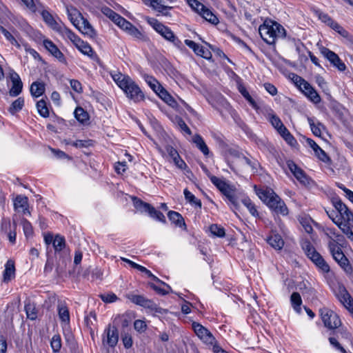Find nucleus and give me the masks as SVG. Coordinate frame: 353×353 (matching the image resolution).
<instances>
[{"mask_svg":"<svg viewBox=\"0 0 353 353\" xmlns=\"http://www.w3.org/2000/svg\"><path fill=\"white\" fill-rule=\"evenodd\" d=\"M279 133L290 145L293 146L296 143V141L285 127L283 128L282 130L279 132Z\"/></svg>","mask_w":353,"mask_h":353,"instance_id":"obj_45","label":"nucleus"},{"mask_svg":"<svg viewBox=\"0 0 353 353\" xmlns=\"http://www.w3.org/2000/svg\"><path fill=\"white\" fill-rule=\"evenodd\" d=\"M242 153H241L237 148H229L225 151V158L228 161L232 163L236 164V161L239 160Z\"/></svg>","mask_w":353,"mask_h":353,"instance_id":"obj_33","label":"nucleus"},{"mask_svg":"<svg viewBox=\"0 0 353 353\" xmlns=\"http://www.w3.org/2000/svg\"><path fill=\"white\" fill-rule=\"evenodd\" d=\"M321 53L340 71H344L345 70L346 67L345 63L340 59L336 53L325 48H323L321 50Z\"/></svg>","mask_w":353,"mask_h":353,"instance_id":"obj_17","label":"nucleus"},{"mask_svg":"<svg viewBox=\"0 0 353 353\" xmlns=\"http://www.w3.org/2000/svg\"><path fill=\"white\" fill-rule=\"evenodd\" d=\"M157 94L166 103H169L170 105L172 104V103L174 102V99L171 97V95L165 90L164 88H163Z\"/></svg>","mask_w":353,"mask_h":353,"instance_id":"obj_54","label":"nucleus"},{"mask_svg":"<svg viewBox=\"0 0 353 353\" xmlns=\"http://www.w3.org/2000/svg\"><path fill=\"white\" fill-rule=\"evenodd\" d=\"M242 203L248 208V210L252 216H257L259 215L255 205L252 202V201L249 198L243 199L242 200Z\"/></svg>","mask_w":353,"mask_h":353,"instance_id":"obj_47","label":"nucleus"},{"mask_svg":"<svg viewBox=\"0 0 353 353\" xmlns=\"http://www.w3.org/2000/svg\"><path fill=\"white\" fill-rule=\"evenodd\" d=\"M320 314L325 326L329 329H335L340 326L341 320L334 311L324 307L320 310Z\"/></svg>","mask_w":353,"mask_h":353,"instance_id":"obj_11","label":"nucleus"},{"mask_svg":"<svg viewBox=\"0 0 353 353\" xmlns=\"http://www.w3.org/2000/svg\"><path fill=\"white\" fill-rule=\"evenodd\" d=\"M239 90L241 94L246 99V100L250 103V104L255 109H257V105L254 100L250 95L249 92L247 91L245 87L240 85L239 88Z\"/></svg>","mask_w":353,"mask_h":353,"instance_id":"obj_48","label":"nucleus"},{"mask_svg":"<svg viewBox=\"0 0 353 353\" xmlns=\"http://www.w3.org/2000/svg\"><path fill=\"white\" fill-rule=\"evenodd\" d=\"M268 120L278 132L281 131L283 128H285L281 119L273 113L269 114Z\"/></svg>","mask_w":353,"mask_h":353,"instance_id":"obj_40","label":"nucleus"},{"mask_svg":"<svg viewBox=\"0 0 353 353\" xmlns=\"http://www.w3.org/2000/svg\"><path fill=\"white\" fill-rule=\"evenodd\" d=\"M123 344L126 349H129L132 346L133 341L132 336L130 334H125L122 336Z\"/></svg>","mask_w":353,"mask_h":353,"instance_id":"obj_62","label":"nucleus"},{"mask_svg":"<svg viewBox=\"0 0 353 353\" xmlns=\"http://www.w3.org/2000/svg\"><path fill=\"white\" fill-rule=\"evenodd\" d=\"M259 32L261 38L268 44H273L277 39L284 38L286 35L284 28L272 20H265L259 26Z\"/></svg>","mask_w":353,"mask_h":353,"instance_id":"obj_3","label":"nucleus"},{"mask_svg":"<svg viewBox=\"0 0 353 353\" xmlns=\"http://www.w3.org/2000/svg\"><path fill=\"white\" fill-rule=\"evenodd\" d=\"M328 247L332 256H334L335 253H339L342 251L339 244L332 239L330 240Z\"/></svg>","mask_w":353,"mask_h":353,"instance_id":"obj_53","label":"nucleus"},{"mask_svg":"<svg viewBox=\"0 0 353 353\" xmlns=\"http://www.w3.org/2000/svg\"><path fill=\"white\" fill-rule=\"evenodd\" d=\"M307 98L312 103L317 104L321 102V97L317 92L314 89L310 93H309Z\"/></svg>","mask_w":353,"mask_h":353,"instance_id":"obj_63","label":"nucleus"},{"mask_svg":"<svg viewBox=\"0 0 353 353\" xmlns=\"http://www.w3.org/2000/svg\"><path fill=\"white\" fill-rule=\"evenodd\" d=\"M25 310L28 319L34 320L37 318V313L33 305L31 304L26 305Z\"/></svg>","mask_w":353,"mask_h":353,"instance_id":"obj_59","label":"nucleus"},{"mask_svg":"<svg viewBox=\"0 0 353 353\" xmlns=\"http://www.w3.org/2000/svg\"><path fill=\"white\" fill-rule=\"evenodd\" d=\"M334 293L339 301L353 314V299L345 288L339 285Z\"/></svg>","mask_w":353,"mask_h":353,"instance_id":"obj_13","label":"nucleus"},{"mask_svg":"<svg viewBox=\"0 0 353 353\" xmlns=\"http://www.w3.org/2000/svg\"><path fill=\"white\" fill-rule=\"evenodd\" d=\"M195 54L206 59H210L212 57L210 51L208 49L201 46H199L198 50L196 52Z\"/></svg>","mask_w":353,"mask_h":353,"instance_id":"obj_56","label":"nucleus"},{"mask_svg":"<svg viewBox=\"0 0 353 353\" xmlns=\"http://www.w3.org/2000/svg\"><path fill=\"white\" fill-rule=\"evenodd\" d=\"M155 281L157 282L156 283H150L149 285L150 288L155 290L158 294L165 295L172 291L171 288L168 285L160 281L159 279H157V281Z\"/></svg>","mask_w":353,"mask_h":353,"instance_id":"obj_26","label":"nucleus"},{"mask_svg":"<svg viewBox=\"0 0 353 353\" xmlns=\"http://www.w3.org/2000/svg\"><path fill=\"white\" fill-rule=\"evenodd\" d=\"M307 121L312 133L316 137H321L324 125L314 117H308Z\"/></svg>","mask_w":353,"mask_h":353,"instance_id":"obj_27","label":"nucleus"},{"mask_svg":"<svg viewBox=\"0 0 353 353\" xmlns=\"http://www.w3.org/2000/svg\"><path fill=\"white\" fill-rule=\"evenodd\" d=\"M134 329L139 332H144L146 330L147 325L143 320H136L134 323Z\"/></svg>","mask_w":353,"mask_h":353,"instance_id":"obj_58","label":"nucleus"},{"mask_svg":"<svg viewBox=\"0 0 353 353\" xmlns=\"http://www.w3.org/2000/svg\"><path fill=\"white\" fill-rule=\"evenodd\" d=\"M119 341V331L114 325H108L102 334V344L104 347H114Z\"/></svg>","mask_w":353,"mask_h":353,"instance_id":"obj_10","label":"nucleus"},{"mask_svg":"<svg viewBox=\"0 0 353 353\" xmlns=\"http://www.w3.org/2000/svg\"><path fill=\"white\" fill-rule=\"evenodd\" d=\"M326 211V213L327 214V216H329V218L336 224L338 225V224H340L341 223V222L339 221V212H337V210L335 209V210H325Z\"/></svg>","mask_w":353,"mask_h":353,"instance_id":"obj_57","label":"nucleus"},{"mask_svg":"<svg viewBox=\"0 0 353 353\" xmlns=\"http://www.w3.org/2000/svg\"><path fill=\"white\" fill-rule=\"evenodd\" d=\"M24 105V99L22 97H19L14 101H13L9 108L8 111L10 114H14L19 112Z\"/></svg>","mask_w":353,"mask_h":353,"instance_id":"obj_39","label":"nucleus"},{"mask_svg":"<svg viewBox=\"0 0 353 353\" xmlns=\"http://www.w3.org/2000/svg\"><path fill=\"white\" fill-rule=\"evenodd\" d=\"M10 79L12 83V88L9 91L11 97L18 96L22 91L23 83L19 74L14 72L10 73Z\"/></svg>","mask_w":353,"mask_h":353,"instance_id":"obj_20","label":"nucleus"},{"mask_svg":"<svg viewBox=\"0 0 353 353\" xmlns=\"http://www.w3.org/2000/svg\"><path fill=\"white\" fill-rule=\"evenodd\" d=\"M147 22L165 39L172 43L174 46L179 48H181L182 45L181 41L174 35L170 28L164 26L154 18L148 17L147 19Z\"/></svg>","mask_w":353,"mask_h":353,"instance_id":"obj_4","label":"nucleus"},{"mask_svg":"<svg viewBox=\"0 0 353 353\" xmlns=\"http://www.w3.org/2000/svg\"><path fill=\"white\" fill-rule=\"evenodd\" d=\"M0 31L3 34L5 38L13 46H15L18 48H20V45L18 43L16 37H17V32L14 30H12V32L6 30L3 27H0Z\"/></svg>","mask_w":353,"mask_h":353,"instance_id":"obj_32","label":"nucleus"},{"mask_svg":"<svg viewBox=\"0 0 353 353\" xmlns=\"http://www.w3.org/2000/svg\"><path fill=\"white\" fill-rule=\"evenodd\" d=\"M41 16L48 26L58 32L63 37H64L65 35L68 33L67 32L70 30L61 21H57L54 17L47 10H43L41 12Z\"/></svg>","mask_w":353,"mask_h":353,"instance_id":"obj_12","label":"nucleus"},{"mask_svg":"<svg viewBox=\"0 0 353 353\" xmlns=\"http://www.w3.org/2000/svg\"><path fill=\"white\" fill-rule=\"evenodd\" d=\"M133 203L137 210L141 212H149L152 206L147 203L143 202L141 200L134 198Z\"/></svg>","mask_w":353,"mask_h":353,"instance_id":"obj_43","label":"nucleus"},{"mask_svg":"<svg viewBox=\"0 0 353 353\" xmlns=\"http://www.w3.org/2000/svg\"><path fill=\"white\" fill-rule=\"evenodd\" d=\"M353 227V225H344L339 227L340 229L343 231L344 234H346L347 237L350 239L351 241H353V232L352 230V228Z\"/></svg>","mask_w":353,"mask_h":353,"instance_id":"obj_64","label":"nucleus"},{"mask_svg":"<svg viewBox=\"0 0 353 353\" xmlns=\"http://www.w3.org/2000/svg\"><path fill=\"white\" fill-rule=\"evenodd\" d=\"M74 26L83 34L89 37H93L95 35V32L92 26L87 19L83 17Z\"/></svg>","mask_w":353,"mask_h":353,"instance_id":"obj_22","label":"nucleus"},{"mask_svg":"<svg viewBox=\"0 0 353 353\" xmlns=\"http://www.w3.org/2000/svg\"><path fill=\"white\" fill-rule=\"evenodd\" d=\"M103 13L110 18L112 21H114L117 26L121 23V20L123 17L120 16L119 14L114 12L113 10L110 9L109 8H104L102 10Z\"/></svg>","mask_w":353,"mask_h":353,"instance_id":"obj_38","label":"nucleus"},{"mask_svg":"<svg viewBox=\"0 0 353 353\" xmlns=\"http://www.w3.org/2000/svg\"><path fill=\"white\" fill-rule=\"evenodd\" d=\"M183 194L185 199L192 205L199 208H201V202L199 199H196L193 194H192L188 190L185 189Z\"/></svg>","mask_w":353,"mask_h":353,"instance_id":"obj_42","label":"nucleus"},{"mask_svg":"<svg viewBox=\"0 0 353 353\" xmlns=\"http://www.w3.org/2000/svg\"><path fill=\"white\" fill-rule=\"evenodd\" d=\"M192 1L196 4L195 10L207 21L212 24H217L219 23L218 18L210 10L205 8L196 0H192Z\"/></svg>","mask_w":353,"mask_h":353,"instance_id":"obj_14","label":"nucleus"},{"mask_svg":"<svg viewBox=\"0 0 353 353\" xmlns=\"http://www.w3.org/2000/svg\"><path fill=\"white\" fill-rule=\"evenodd\" d=\"M30 91L33 97H39L45 92V84L39 81L33 82L30 85Z\"/></svg>","mask_w":353,"mask_h":353,"instance_id":"obj_30","label":"nucleus"},{"mask_svg":"<svg viewBox=\"0 0 353 353\" xmlns=\"http://www.w3.org/2000/svg\"><path fill=\"white\" fill-rule=\"evenodd\" d=\"M172 162L180 170H185L188 166L185 161L180 157L179 154L172 159Z\"/></svg>","mask_w":353,"mask_h":353,"instance_id":"obj_61","label":"nucleus"},{"mask_svg":"<svg viewBox=\"0 0 353 353\" xmlns=\"http://www.w3.org/2000/svg\"><path fill=\"white\" fill-rule=\"evenodd\" d=\"M59 317L61 323L64 325H68L70 322V314L67 307L63 304L58 306Z\"/></svg>","mask_w":353,"mask_h":353,"instance_id":"obj_34","label":"nucleus"},{"mask_svg":"<svg viewBox=\"0 0 353 353\" xmlns=\"http://www.w3.org/2000/svg\"><path fill=\"white\" fill-rule=\"evenodd\" d=\"M43 44L45 48L59 61L63 62L65 61L64 55L59 50L57 46L50 39H45L43 41Z\"/></svg>","mask_w":353,"mask_h":353,"instance_id":"obj_21","label":"nucleus"},{"mask_svg":"<svg viewBox=\"0 0 353 353\" xmlns=\"http://www.w3.org/2000/svg\"><path fill=\"white\" fill-rule=\"evenodd\" d=\"M143 79L150 88L157 94L163 88L157 79L152 76L145 74Z\"/></svg>","mask_w":353,"mask_h":353,"instance_id":"obj_31","label":"nucleus"},{"mask_svg":"<svg viewBox=\"0 0 353 353\" xmlns=\"http://www.w3.org/2000/svg\"><path fill=\"white\" fill-rule=\"evenodd\" d=\"M37 109L39 112V114L44 117L46 118L49 117V110L47 107V104L45 100L41 99L37 103Z\"/></svg>","mask_w":353,"mask_h":353,"instance_id":"obj_44","label":"nucleus"},{"mask_svg":"<svg viewBox=\"0 0 353 353\" xmlns=\"http://www.w3.org/2000/svg\"><path fill=\"white\" fill-rule=\"evenodd\" d=\"M210 179L211 182L234 205L236 203L235 188L222 179L215 176H210Z\"/></svg>","mask_w":353,"mask_h":353,"instance_id":"obj_6","label":"nucleus"},{"mask_svg":"<svg viewBox=\"0 0 353 353\" xmlns=\"http://www.w3.org/2000/svg\"><path fill=\"white\" fill-rule=\"evenodd\" d=\"M168 216L170 221L176 226L181 228L185 225L183 219L179 213L174 211H170Z\"/></svg>","mask_w":353,"mask_h":353,"instance_id":"obj_35","label":"nucleus"},{"mask_svg":"<svg viewBox=\"0 0 353 353\" xmlns=\"http://www.w3.org/2000/svg\"><path fill=\"white\" fill-rule=\"evenodd\" d=\"M290 78L306 97L314 90V88L307 81L294 73L290 74Z\"/></svg>","mask_w":353,"mask_h":353,"instance_id":"obj_15","label":"nucleus"},{"mask_svg":"<svg viewBox=\"0 0 353 353\" xmlns=\"http://www.w3.org/2000/svg\"><path fill=\"white\" fill-rule=\"evenodd\" d=\"M290 302L294 311L300 313L301 311V305L302 304V299L298 292H293L290 297Z\"/></svg>","mask_w":353,"mask_h":353,"instance_id":"obj_36","label":"nucleus"},{"mask_svg":"<svg viewBox=\"0 0 353 353\" xmlns=\"http://www.w3.org/2000/svg\"><path fill=\"white\" fill-rule=\"evenodd\" d=\"M21 225L23 226L25 236L26 237L31 236L33 234V229L31 223L28 220L23 219L21 220Z\"/></svg>","mask_w":353,"mask_h":353,"instance_id":"obj_51","label":"nucleus"},{"mask_svg":"<svg viewBox=\"0 0 353 353\" xmlns=\"http://www.w3.org/2000/svg\"><path fill=\"white\" fill-rule=\"evenodd\" d=\"M209 230L214 236L223 237L225 236V230L223 228L217 224L211 225L209 228Z\"/></svg>","mask_w":353,"mask_h":353,"instance_id":"obj_46","label":"nucleus"},{"mask_svg":"<svg viewBox=\"0 0 353 353\" xmlns=\"http://www.w3.org/2000/svg\"><path fill=\"white\" fill-rule=\"evenodd\" d=\"M52 244L55 251H61L65 246V240L62 236L57 235Z\"/></svg>","mask_w":353,"mask_h":353,"instance_id":"obj_52","label":"nucleus"},{"mask_svg":"<svg viewBox=\"0 0 353 353\" xmlns=\"http://www.w3.org/2000/svg\"><path fill=\"white\" fill-rule=\"evenodd\" d=\"M192 326L196 335L206 345L211 347L216 341L213 334L201 324L193 322Z\"/></svg>","mask_w":353,"mask_h":353,"instance_id":"obj_8","label":"nucleus"},{"mask_svg":"<svg viewBox=\"0 0 353 353\" xmlns=\"http://www.w3.org/2000/svg\"><path fill=\"white\" fill-rule=\"evenodd\" d=\"M192 142L196 145L197 148L203 154L204 156L208 157L210 154V150L205 144L203 139L199 134H194L192 137Z\"/></svg>","mask_w":353,"mask_h":353,"instance_id":"obj_28","label":"nucleus"},{"mask_svg":"<svg viewBox=\"0 0 353 353\" xmlns=\"http://www.w3.org/2000/svg\"><path fill=\"white\" fill-rule=\"evenodd\" d=\"M150 7L159 12H163L168 8H171L170 7H168L161 4V0H154L150 5Z\"/></svg>","mask_w":353,"mask_h":353,"instance_id":"obj_55","label":"nucleus"},{"mask_svg":"<svg viewBox=\"0 0 353 353\" xmlns=\"http://www.w3.org/2000/svg\"><path fill=\"white\" fill-rule=\"evenodd\" d=\"M254 190L261 201L274 213L282 216H286L288 214V209L285 202L272 189L269 188H258L254 186Z\"/></svg>","mask_w":353,"mask_h":353,"instance_id":"obj_2","label":"nucleus"},{"mask_svg":"<svg viewBox=\"0 0 353 353\" xmlns=\"http://www.w3.org/2000/svg\"><path fill=\"white\" fill-rule=\"evenodd\" d=\"M14 209L18 212H21L24 214H30V212L28 210V199L27 196L19 194L16 196L13 200Z\"/></svg>","mask_w":353,"mask_h":353,"instance_id":"obj_19","label":"nucleus"},{"mask_svg":"<svg viewBox=\"0 0 353 353\" xmlns=\"http://www.w3.org/2000/svg\"><path fill=\"white\" fill-rule=\"evenodd\" d=\"M51 347L54 352H58L61 347V340L59 335H54L50 341Z\"/></svg>","mask_w":353,"mask_h":353,"instance_id":"obj_49","label":"nucleus"},{"mask_svg":"<svg viewBox=\"0 0 353 353\" xmlns=\"http://www.w3.org/2000/svg\"><path fill=\"white\" fill-rule=\"evenodd\" d=\"M67 32L68 33L63 37L64 39H69L82 54L90 57H92L94 55V52L92 48L87 42L81 40L70 30Z\"/></svg>","mask_w":353,"mask_h":353,"instance_id":"obj_9","label":"nucleus"},{"mask_svg":"<svg viewBox=\"0 0 353 353\" xmlns=\"http://www.w3.org/2000/svg\"><path fill=\"white\" fill-rule=\"evenodd\" d=\"M303 248L305 250L308 258L323 272H328L330 271V266L321 256V255L316 251L314 248L309 243H305L303 245Z\"/></svg>","mask_w":353,"mask_h":353,"instance_id":"obj_5","label":"nucleus"},{"mask_svg":"<svg viewBox=\"0 0 353 353\" xmlns=\"http://www.w3.org/2000/svg\"><path fill=\"white\" fill-rule=\"evenodd\" d=\"M67 12L68 17L74 26L83 17L82 14L74 8H68Z\"/></svg>","mask_w":353,"mask_h":353,"instance_id":"obj_37","label":"nucleus"},{"mask_svg":"<svg viewBox=\"0 0 353 353\" xmlns=\"http://www.w3.org/2000/svg\"><path fill=\"white\" fill-rule=\"evenodd\" d=\"M121 21L119 23L118 26L125 31L128 34L133 37L137 39H143V34L139 31L135 26H134L130 22L128 21L125 19H121Z\"/></svg>","mask_w":353,"mask_h":353,"instance_id":"obj_16","label":"nucleus"},{"mask_svg":"<svg viewBox=\"0 0 353 353\" xmlns=\"http://www.w3.org/2000/svg\"><path fill=\"white\" fill-rule=\"evenodd\" d=\"M74 117L80 123H85L89 119V116L82 108L78 107L74 110Z\"/></svg>","mask_w":353,"mask_h":353,"instance_id":"obj_41","label":"nucleus"},{"mask_svg":"<svg viewBox=\"0 0 353 353\" xmlns=\"http://www.w3.org/2000/svg\"><path fill=\"white\" fill-rule=\"evenodd\" d=\"M236 164L238 165H243V166L247 165V166H250L251 168L254 167L252 161L248 158L245 157L243 154H241V156L240 157L239 160L236 161Z\"/></svg>","mask_w":353,"mask_h":353,"instance_id":"obj_60","label":"nucleus"},{"mask_svg":"<svg viewBox=\"0 0 353 353\" xmlns=\"http://www.w3.org/2000/svg\"><path fill=\"white\" fill-rule=\"evenodd\" d=\"M332 257L346 273L350 274L352 272V266L342 251L339 253H335Z\"/></svg>","mask_w":353,"mask_h":353,"instance_id":"obj_23","label":"nucleus"},{"mask_svg":"<svg viewBox=\"0 0 353 353\" xmlns=\"http://www.w3.org/2000/svg\"><path fill=\"white\" fill-rule=\"evenodd\" d=\"M268 244L275 250H281L284 245L282 237L278 234H272L267 239Z\"/></svg>","mask_w":353,"mask_h":353,"instance_id":"obj_29","label":"nucleus"},{"mask_svg":"<svg viewBox=\"0 0 353 353\" xmlns=\"http://www.w3.org/2000/svg\"><path fill=\"white\" fill-rule=\"evenodd\" d=\"M110 76L129 99L133 101L134 103H139L144 100V93L135 81L129 76L123 74L117 70L111 71Z\"/></svg>","mask_w":353,"mask_h":353,"instance_id":"obj_1","label":"nucleus"},{"mask_svg":"<svg viewBox=\"0 0 353 353\" xmlns=\"http://www.w3.org/2000/svg\"><path fill=\"white\" fill-rule=\"evenodd\" d=\"M128 299L131 301L132 303L141 305L142 307L150 308L152 310L155 312H158V308L157 305L152 302L151 301L146 299L144 296L141 295L129 294L127 295Z\"/></svg>","mask_w":353,"mask_h":353,"instance_id":"obj_18","label":"nucleus"},{"mask_svg":"<svg viewBox=\"0 0 353 353\" xmlns=\"http://www.w3.org/2000/svg\"><path fill=\"white\" fill-rule=\"evenodd\" d=\"M15 275L14 263L12 261L8 260L5 265V270L3 274V281L5 283H8L11 281Z\"/></svg>","mask_w":353,"mask_h":353,"instance_id":"obj_25","label":"nucleus"},{"mask_svg":"<svg viewBox=\"0 0 353 353\" xmlns=\"http://www.w3.org/2000/svg\"><path fill=\"white\" fill-rule=\"evenodd\" d=\"M334 208L339 214V219L341 223L339 227L353 225V213L340 200L333 201Z\"/></svg>","mask_w":353,"mask_h":353,"instance_id":"obj_7","label":"nucleus"},{"mask_svg":"<svg viewBox=\"0 0 353 353\" xmlns=\"http://www.w3.org/2000/svg\"><path fill=\"white\" fill-rule=\"evenodd\" d=\"M288 165L290 171L298 181H299L303 184H306L308 183V179L303 171L299 168L294 162H289Z\"/></svg>","mask_w":353,"mask_h":353,"instance_id":"obj_24","label":"nucleus"},{"mask_svg":"<svg viewBox=\"0 0 353 353\" xmlns=\"http://www.w3.org/2000/svg\"><path fill=\"white\" fill-rule=\"evenodd\" d=\"M148 214L153 219L161 223H165V217L161 212L157 210L154 208L152 207Z\"/></svg>","mask_w":353,"mask_h":353,"instance_id":"obj_50","label":"nucleus"}]
</instances>
